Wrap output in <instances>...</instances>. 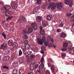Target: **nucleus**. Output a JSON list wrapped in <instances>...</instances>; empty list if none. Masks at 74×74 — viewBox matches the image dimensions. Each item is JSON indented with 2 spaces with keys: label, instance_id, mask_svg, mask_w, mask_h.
Wrapping results in <instances>:
<instances>
[{
  "label": "nucleus",
  "instance_id": "37998d69",
  "mask_svg": "<svg viewBox=\"0 0 74 74\" xmlns=\"http://www.w3.org/2000/svg\"><path fill=\"white\" fill-rule=\"evenodd\" d=\"M46 74H50V71L48 70H46L45 71Z\"/></svg>",
  "mask_w": 74,
  "mask_h": 74
},
{
  "label": "nucleus",
  "instance_id": "09e8293b",
  "mask_svg": "<svg viewBox=\"0 0 74 74\" xmlns=\"http://www.w3.org/2000/svg\"><path fill=\"white\" fill-rule=\"evenodd\" d=\"M33 28V29L34 30H37V27L36 25L34 27H32Z\"/></svg>",
  "mask_w": 74,
  "mask_h": 74
},
{
  "label": "nucleus",
  "instance_id": "a18cd8bd",
  "mask_svg": "<svg viewBox=\"0 0 74 74\" xmlns=\"http://www.w3.org/2000/svg\"><path fill=\"white\" fill-rule=\"evenodd\" d=\"M56 31L57 32L60 33V32H62V30L60 29H58L56 30Z\"/></svg>",
  "mask_w": 74,
  "mask_h": 74
},
{
  "label": "nucleus",
  "instance_id": "69168bd1",
  "mask_svg": "<svg viewBox=\"0 0 74 74\" xmlns=\"http://www.w3.org/2000/svg\"><path fill=\"white\" fill-rule=\"evenodd\" d=\"M27 74H34V73L33 72H32L31 73H27Z\"/></svg>",
  "mask_w": 74,
  "mask_h": 74
},
{
  "label": "nucleus",
  "instance_id": "6ab92c4d",
  "mask_svg": "<svg viewBox=\"0 0 74 74\" xmlns=\"http://www.w3.org/2000/svg\"><path fill=\"white\" fill-rule=\"evenodd\" d=\"M28 31L29 33H32L33 32V29L32 27H30L28 28Z\"/></svg>",
  "mask_w": 74,
  "mask_h": 74
},
{
  "label": "nucleus",
  "instance_id": "4be33fe9",
  "mask_svg": "<svg viewBox=\"0 0 74 74\" xmlns=\"http://www.w3.org/2000/svg\"><path fill=\"white\" fill-rule=\"evenodd\" d=\"M13 66L14 67H18V62H14L13 64Z\"/></svg>",
  "mask_w": 74,
  "mask_h": 74
},
{
  "label": "nucleus",
  "instance_id": "8fccbe9b",
  "mask_svg": "<svg viewBox=\"0 0 74 74\" xmlns=\"http://www.w3.org/2000/svg\"><path fill=\"white\" fill-rule=\"evenodd\" d=\"M71 19H72V21L73 22H74V14L71 17Z\"/></svg>",
  "mask_w": 74,
  "mask_h": 74
},
{
  "label": "nucleus",
  "instance_id": "1a4fd4ad",
  "mask_svg": "<svg viewBox=\"0 0 74 74\" xmlns=\"http://www.w3.org/2000/svg\"><path fill=\"white\" fill-rule=\"evenodd\" d=\"M20 19H21V22L20 23H22L23 21H25V19H26V18L25 16H23L21 15L20 16Z\"/></svg>",
  "mask_w": 74,
  "mask_h": 74
},
{
  "label": "nucleus",
  "instance_id": "f8f14e48",
  "mask_svg": "<svg viewBox=\"0 0 74 74\" xmlns=\"http://www.w3.org/2000/svg\"><path fill=\"white\" fill-rule=\"evenodd\" d=\"M41 20H42V17L41 16L37 17L36 19V22H41Z\"/></svg>",
  "mask_w": 74,
  "mask_h": 74
},
{
  "label": "nucleus",
  "instance_id": "cd10ccee",
  "mask_svg": "<svg viewBox=\"0 0 74 74\" xmlns=\"http://www.w3.org/2000/svg\"><path fill=\"white\" fill-rule=\"evenodd\" d=\"M23 34L26 35L28 34V32L27 31V30H23Z\"/></svg>",
  "mask_w": 74,
  "mask_h": 74
},
{
  "label": "nucleus",
  "instance_id": "7c9ffc66",
  "mask_svg": "<svg viewBox=\"0 0 74 74\" xmlns=\"http://www.w3.org/2000/svg\"><path fill=\"white\" fill-rule=\"evenodd\" d=\"M23 51L24 55H26V54H27V53H26L27 52V51H26V49H23Z\"/></svg>",
  "mask_w": 74,
  "mask_h": 74
},
{
  "label": "nucleus",
  "instance_id": "bb28decb",
  "mask_svg": "<svg viewBox=\"0 0 74 74\" xmlns=\"http://www.w3.org/2000/svg\"><path fill=\"white\" fill-rule=\"evenodd\" d=\"M24 73H25V71H24V70L23 69H21L19 70V74H24Z\"/></svg>",
  "mask_w": 74,
  "mask_h": 74
},
{
  "label": "nucleus",
  "instance_id": "9b49d317",
  "mask_svg": "<svg viewBox=\"0 0 74 74\" xmlns=\"http://www.w3.org/2000/svg\"><path fill=\"white\" fill-rule=\"evenodd\" d=\"M48 47H54V48H55L56 47V45H54L52 43H49L48 45Z\"/></svg>",
  "mask_w": 74,
  "mask_h": 74
},
{
  "label": "nucleus",
  "instance_id": "c03bdc74",
  "mask_svg": "<svg viewBox=\"0 0 74 74\" xmlns=\"http://www.w3.org/2000/svg\"><path fill=\"white\" fill-rule=\"evenodd\" d=\"M67 50V49L66 47H64L62 49V52H65Z\"/></svg>",
  "mask_w": 74,
  "mask_h": 74
},
{
  "label": "nucleus",
  "instance_id": "c9c22d12",
  "mask_svg": "<svg viewBox=\"0 0 74 74\" xmlns=\"http://www.w3.org/2000/svg\"><path fill=\"white\" fill-rule=\"evenodd\" d=\"M37 25V24L36 23H32L31 24V26L32 27V28L34 27L35 26H36Z\"/></svg>",
  "mask_w": 74,
  "mask_h": 74
},
{
  "label": "nucleus",
  "instance_id": "39448f33",
  "mask_svg": "<svg viewBox=\"0 0 74 74\" xmlns=\"http://www.w3.org/2000/svg\"><path fill=\"white\" fill-rule=\"evenodd\" d=\"M5 15L6 16H9L10 15H12V12L11 11L9 10V9L6 11Z\"/></svg>",
  "mask_w": 74,
  "mask_h": 74
},
{
  "label": "nucleus",
  "instance_id": "bf43d9fd",
  "mask_svg": "<svg viewBox=\"0 0 74 74\" xmlns=\"http://www.w3.org/2000/svg\"><path fill=\"white\" fill-rule=\"evenodd\" d=\"M48 66L49 67H51V64L50 63H49L48 64Z\"/></svg>",
  "mask_w": 74,
  "mask_h": 74
},
{
  "label": "nucleus",
  "instance_id": "dca6fc26",
  "mask_svg": "<svg viewBox=\"0 0 74 74\" xmlns=\"http://www.w3.org/2000/svg\"><path fill=\"white\" fill-rule=\"evenodd\" d=\"M18 44L17 43V42L14 43L12 45V47H13L14 48H16V47H18Z\"/></svg>",
  "mask_w": 74,
  "mask_h": 74
},
{
  "label": "nucleus",
  "instance_id": "20e7f679",
  "mask_svg": "<svg viewBox=\"0 0 74 74\" xmlns=\"http://www.w3.org/2000/svg\"><path fill=\"white\" fill-rule=\"evenodd\" d=\"M73 0H65V3L66 4H69V6L70 7H72L73 5Z\"/></svg>",
  "mask_w": 74,
  "mask_h": 74
},
{
  "label": "nucleus",
  "instance_id": "72a5a7b5",
  "mask_svg": "<svg viewBox=\"0 0 74 74\" xmlns=\"http://www.w3.org/2000/svg\"><path fill=\"white\" fill-rule=\"evenodd\" d=\"M41 3V0H37L36 3L38 5H40Z\"/></svg>",
  "mask_w": 74,
  "mask_h": 74
},
{
  "label": "nucleus",
  "instance_id": "13d9d810",
  "mask_svg": "<svg viewBox=\"0 0 74 74\" xmlns=\"http://www.w3.org/2000/svg\"><path fill=\"white\" fill-rule=\"evenodd\" d=\"M25 57L27 59H29V56L28 55H26Z\"/></svg>",
  "mask_w": 74,
  "mask_h": 74
},
{
  "label": "nucleus",
  "instance_id": "338daca9",
  "mask_svg": "<svg viewBox=\"0 0 74 74\" xmlns=\"http://www.w3.org/2000/svg\"><path fill=\"white\" fill-rule=\"evenodd\" d=\"M69 16H71V15H72V14L71 13H69Z\"/></svg>",
  "mask_w": 74,
  "mask_h": 74
},
{
  "label": "nucleus",
  "instance_id": "423d86ee",
  "mask_svg": "<svg viewBox=\"0 0 74 74\" xmlns=\"http://www.w3.org/2000/svg\"><path fill=\"white\" fill-rule=\"evenodd\" d=\"M6 47H7V44L6 42H4L1 45V49L4 50L5 49V48H6Z\"/></svg>",
  "mask_w": 74,
  "mask_h": 74
},
{
  "label": "nucleus",
  "instance_id": "e2e57ef3",
  "mask_svg": "<svg viewBox=\"0 0 74 74\" xmlns=\"http://www.w3.org/2000/svg\"><path fill=\"white\" fill-rule=\"evenodd\" d=\"M66 15L68 17H69L70 16V15L69 14V13H67L66 14Z\"/></svg>",
  "mask_w": 74,
  "mask_h": 74
},
{
  "label": "nucleus",
  "instance_id": "6e6d98bb",
  "mask_svg": "<svg viewBox=\"0 0 74 74\" xmlns=\"http://www.w3.org/2000/svg\"><path fill=\"white\" fill-rule=\"evenodd\" d=\"M48 61L49 62H52V60L50 59V58H49L48 59Z\"/></svg>",
  "mask_w": 74,
  "mask_h": 74
},
{
  "label": "nucleus",
  "instance_id": "49530a36",
  "mask_svg": "<svg viewBox=\"0 0 74 74\" xmlns=\"http://www.w3.org/2000/svg\"><path fill=\"white\" fill-rule=\"evenodd\" d=\"M10 59V58L8 56H7L5 57V59L6 60H9V59Z\"/></svg>",
  "mask_w": 74,
  "mask_h": 74
},
{
  "label": "nucleus",
  "instance_id": "f704fd0d",
  "mask_svg": "<svg viewBox=\"0 0 74 74\" xmlns=\"http://www.w3.org/2000/svg\"><path fill=\"white\" fill-rule=\"evenodd\" d=\"M2 35L5 39L7 38V35H6L5 34H4V32H3Z\"/></svg>",
  "mask_w": 74,
  "mask_h": 74
},
{
  "label": "nucleus",
  "instance_id": "864d4df0",
  "mask_svg": "<svg viewBox=\"0 0 74 74\" xmlns=\"http://www.w3.org/2000/svg\"><path fill=\"white\" fill-rule=\"evenodd\" d=\"M42 29H43V27H42V26H40V31L42 30Z\"/></svg>",
  "mask_w": 74,
  "mask_h": 74
},
{
  "label": "nucleus",
  "instance_id": "ea45409f",
  "mask_svg": "<svg viewBox=\"0 0 74 74\" xmlns=\"http://www.w3.org/2000/svg\"><path fill=\"white\" fill-rule=\"evenodd\" d=\"M28 35H26L23 36V38H24V39H27L28 38Z\"/></svg>",
  "mask_w": 74,
  "mask_h": 74
},
{
  "label": "nucleus",
  "instance_id": "e433bc0d",
  "mask_svg": "<svg viewBox=\"0 0 74 74\" xmlns=\"http://www.w3.org/2000/svg\"><path fill=\"white\" fill-rule=\"evenodd\" d=\"M61 37H66V35H65V33L63 32H62L61 33Z\"/></svg>",
  "mask_w": 74,
  "mask_h": 74
},
{
  "label": "nucleus",
  "instance_id": "f257e3e1",
  "mask_svg": "<svg viewBox=\"0 0 74 74\" xmlns=\"http://www.w3.org/2000/svg\"><path fill=\"white\" fill-rule=\"evenodd\" d=\"M44 62V56H42L40 59L41 64L39 66V70L36 71V74H43L44 73L45 69H43L44 67V64L43 63Z\"/></svg>",
  "mask_w": 74,
  "mask_h": 74
},
{
  "label": "nucleus",
  "instance_id": "4c0bfd02",
  "mask_svg": "<svg viewBox=\"0 0 74 74\" xmlns=\"http://www.w3.org/2000/svg\"><path fill=\"white\" fill-rule=\"evenodd\" d=\"M39 8H40L39 7V6H38L35 8H34V10H35L36 12L38 11L39 10Z\"/></svg>",
  "mask_w": 74,
  "mask_h": 74
},
{
  "label": "nucleus",
  "instance_id": "5701e85b",
  "mask_svg": "<svg viewBox=\"0 0 74 74\" xmlns=\"http://www.w3.org/2000/svg\"><path fill=\"white\" fill-rule=\"evenodd\" d=\"M52 15L51 14H50L47 16V19L48 20L50 21L52 19Z\"/></svg>",
  "mask_w": 74,
  "mask_h": 74
},
{
  "label": "nucleus",
  "instance_id": "f03ea898",
  "mask_svg": "<svg viewBox=\"0 0 74 74\" xmlns=\"http://www.w3.org/2000/svg\"><path fill=\"white\" fill-rule=\"evenodd\" d=\"M51 10H54L56 7V5H57V8L59 10H60L62 9V8L63 7V3H55L53 2L51 3Z\"/></svg>",
  "mask_w": 74,
  "mask_h": 74
},
{
  "label": "nucleus",
  "instance_id": "a878e982",
  "mask_svg": "<svg viewBox=\"0 0 74 74\" xmlns=\"http://www.w3.org/2000/svg\"><path fill=\"white\" fill-rule=\"evenodd\" d=\"M45 30L44 29H42V30L40 31V33L42 36L45 35Z\"/></svg>",
  "mask_w": 74,
  "mask_h": 74
},
{
  "label": "nucleus",
  "instance_id": "de8ad7c7",
  "mask_svg": "<svg viewBox=\"0 0 74 74\" xmlns=\"http://www.w3.org/2000/svg\"><path fill=\"white\" fill-rule=\"evenodd\" d=\"M64 26V24L62 23H61L59 25V26L61 27H63Z\"/></svg>",
  "mask_w": 74,
  "mask_h": 74
},
{
  "label": "nucleus",
  "instance_id": "680f3d73",
  "mask_svg": "<svg viewBox=\"0 0 74 74\" xmlns=\"http://www.w3.org/2000/svg\"><path fill=\"white\" fill-rule=\"evenodd\" d=\"M48 39H49L50 40L51 39V36H49L48 37Z\"/></svg>",
  "mask_w": 74,
  "mask_h": 74
},
{
  "label": "nucleus",
  "instance_id": "b1692460",
  "mask_svg": "<svg viewBox=\"0 0 74 74\" xmlns=\"http://www.w3.org/2000/svg\"><path fill=\"white\" fill-rule=\"evenodd\" d=\"M10 51L9 50H8L7 51H4V53L5 55H9L10 53Z\"/></svg>",
  "mask_w": 74,
  "mask_h": 74
},
{
  "label": "nucleus",
  "instance_id": "a211bd4d",
  "mask_svg": "<svg viewBox=\"0 0 74 74\" xmlns=\"http://www.w3.org/2000/svg\"><path fill=\"white\" fill-rule=\"evenodd\" d=\"M10 8H11V7H10V6H8V7H3L2 8V10H3L4 11V10H6L5 11L6 12L8 10H10Z\"/></svg>",
  "mask_w": 74,
  "mask_h": 74
},
{
  "label": "nucleus",
  "instance_id": "f3484780",
  "mask_svg": "<svg viewBox=\"0 0 74 74\" xmlns=\"http://www.w3.org/2000/svg\"><path fill=\"white\" fill-rule=\"evenodd\" d=\"M26 62L28 64H29L30 63L34 64V62H33V60H27Z\"/></svg>",
  "mask_w": 74,
  "mask_h": 74
},
{
  "label": "nucleus",
  "instance_id": "5fc2aeb1",
  "mask_svg": "<svg viewBox=\"0 0 74 74\" xmlns=\"http://www.w3.org/2000/svg\"><path fill=\"white\" fill-rule=\"evenodd\" d=\"M41 21H37V24L38 25H41Z\"/></svg>",
  "mask_w": 74,
  "mask_h": 74
},
{
  "label": "nucleus",
  "instance_id": "2f4dec72",
  "mask_svg": "<svg viewBox=\"0 0 74 74\" xmlns=\"http://www.w3.org/2000/svg\"><path fill=\"white\" fill-rule=\"evenodd\" d=\"M23 53L22 52V50H21V49H20L18 53V56H22V55Z\"/></svg>",
  "mask_w": 74,
  "mask_h": 74
},
{
  "label": "nucleus",
  "instance_id": "58836bf2",
  "mask_svg": "<svg viewBox=\"0 0 74 74\" xmlns=\"http://www.w3.org/2000/svg\"><path fill=\"white\" fill-rule=\"evenodd\" d=\"M61 56L62 58H64V57H66V54L65 53H62L61 54Z\"/></svg>",
  "mask_w": 74,
  "mask_h": 74
},
{
  "label": "nucleus",
  "instance_id": "0eeeda50",
  "mask_svg": "<svg viewBox=\"0 0 74 74\" xmlns=\"http://www.w3.org/2000/svg\"><path fill=\"white\" fill-rule=\"evenodd\" d=\"M16 4L14 2H11V6L12 8L13 9H15L16 8Z\"/></svg>",
  "mask_w": 74,
  "mask_h": 74
},
{
  "label": "nucleus",
  "instance_id": "4d7b16f0",
  "mask_svg": "<svg viewBox=\"0 0 74 74\" xmlns=\"http://www.w3.org/2000/svg\"><path fill=\"white\" fill-rule=\"evenodd\" d=\"M71 53H73L74 52V50H73L72 49H71Z\"/></svg>",
  "mask_w": 74,
  "mask_h": 74
},
{
  "label": "nucleus",
  "instance_id": "412c9836",
  "mask_svg": "<svg viewBox=\"0 0 74 74\" xmlns=\"http://www.w3.org/2000/svg\"><path fill=\"white\" fill-rule=\"evenodd\" d=\"M42 25L43 27H47L48 25V24H46L45 21H43L42 23Z\"/></svg>",
  "mask_w": 74,
  "mask_h": 74
},
{
  "label": "nucleus",
  "instance_id": "393cba45",
  "mask_svg": "<svg viewBox=\"0 0 74 74\" xmlns=\"http://www.w3.org/2000/svg\"><path fill=\"white\" fill-rule=\"evenodd\" d=\"M68 43L67 42H65L64 43L63 45V48H66L68 46Z\"/></svg>",
  "mask_w": 74,
  "mask_h": 74
},
{
  "label": "nucleus",
  "instance_id": "6e6552de",
  "mask_svg": "<svg viewBox=\"0 0 74 74\" xmlns=\"http://www.w3.org/2000/svg\"><path fill=\"white\" fill-rule=\"evenodd\" d=\"M25 60V57L24 56H23L21 58H18V61L19 62L21 63H23Z\"/></svg>",
  "mask_w": 74,
  "mask_h": 74
},
{
  "label": "nucleus",
  "instance_id": "603ef678",
  "mask_svg": "<svg viewBox=\"0 0 74 74\" xmlns=\"http://www.w3.org/2000/svg\"><path fill=\"white\" fill-rule=\"evenodd\" d=\"M38 65L37 64L35 65L34 68H35V69H37V68H38Z\"/></svg>",
  "mask_w": 74,
  "mask_h": 74
},
{
  "label": "nucleus",
  "instance_id": "c85d7f7f",
  "mask_svg": "<svg viewBox=\"0 0 74 74\" xmlns=\"http://www.w3.org/2000/svg\"><path fill=\"white\" fill-rule=\"evenodd\" d=\"M45 47H47V46H45V45H43L41 48V49L42 51H45Z\"/></svg>",
  "mask_w": 74,
  "mask_h": 74
},
{
  "label": "nucleus",
  "instance_id": "ddd939ff",
  "mask_svg": "<svg viewBox=\"0 0 74 74\" xmlns=\"http://www.w3.org/2000/svg\"><path fill=\"white\" fill-rule=\"evenodd\" d=\"M30 58L33 59V60H32L33 62L34 63V64H35V60H34V58H35V56L31 54L30 55Z\"/></svg>",
  "mask_w": 74,
  "mask_h": 74
},
{
  "label": "nucleus",
  "instance_id": "774afa93",
  "mask_svg": "<svg viewBox=\"0 0 74 74\" xmlns=\"http://www.w3.org/2000/svg\"><path fill=\"white\" fill-rule=\"evenodd\" d=\"M53 1H55L56 2V0H52Z\"/></svg>",
  "mask_w": 74,
  "mask_h": 74
},
{
  "label": "nucleus",
  "instance_id": "4468645a",
  "mask_svg": "<svg viewBox=\"0 0 74 74\" xmlns=\"http://www.w3.org/2000/svg\"><path fill=\"white\" fill-rule=\"evenodd\" d=\"M50 67L52 73H53L55 71V65L52 64L51 65Z\"/></svg>",
  "mask_w": 74,
  "mask_h": 74
},
{
  "label": "nucleus",
  "instance_id": "aec40b11",
  "mask_svg": "<svg viewBox=\"0 0 74 74\" xmlns=\"http://www.w3.org/2000/svg\"><path fill=\"white\" fill-rule=\"evenodd\" d=\"M14 17V16H9L8 17V18H6V21L7 22L8 21H9V20H11L12 19V18Z\"/></svg>",
  "mask_w": 74,
  "mask_h": 74
},
{
  "label": "nucleus",
  "instance_id": "9d476101",
  "mask_svg": "<svg viewBox=\"0 0 74 74\" xmlns=\"http://www.w3.org/2000/svg\"><path fill=\"white\" fill-rule=\"evenodd\" d=\"M34 64L32 63L31 64L29 65V68L30 70H31V71H33L34 69Z\"/></svg>",
  "mask_w": 74,
  "mask_h": 74
},
{
  "label": "nucleus",
  "instance_id": "79ce46f5",
  "mask_svg": "<svg viewBox=\"0 0 74 74\" xmlns=\"http://www.w3.org/2000/svg\"><path fill=\"white\" fill-rule=\"evenodd\" d=\"M29 44V41L27 40H26L24 42V44L27 45Z\"/></svg>",
  "mask_w": 74,
  "mask_h": 74
},
{
  "label": "nucleus",
  "instance_id": "052dcab7",
  "mask_svg": "<svg viewBox=\"0 0 74 74\" xmlns=\"http://www.w3.org/2000/svg\"><path fill=\"white\" fill-rule=\"evenodd\" d=\"M45 1H46V2L48 3V2H50L51 1V0H45Z\"/></svg>",
  "mask_w": 74,
  "mask_h": 74
},
{
  "label": "nucleus",
  "instance_id": "473e14b6",
  "mask_svg": "<svg viewBox=\"0 0 74 74\" xmlns=\"http://www.w3.org/2000/svg\"><path fill=\"white\" fill-rule=\"evenodd\" d=\"M2 68L4 69H6V70H9V67L6 66V65H5L3 66Z\"/></svg>",
  "mask_w": 74,
  "mask_h": 74
},
{
  "label": "nucleus",
  "instance_id": "0e129e2a",
  "mask_svg": "<svg viewBox=\"0 0 74 74\" xmlns=\"http://www.w3.org/2000/svg\"><path fill=\"white\" fill-rule=\"evenodd\" d=\"M41 53L42 54H44V51H41Z\"/></svg>",
  "mask_w": 74,
  "mask_h": 74
},
{
  "label": "nucleus",
  "instance_id": "3c124183",
  "mask_svg": "<svg viewBox=\"0 0 74 74\" xmlns=\"http://www.w3.org/2000/svg\"><path fill=\"white\" fill-rule=\"evenodd\" d=\"M51 41V42H52V43H53V42H54V40L53 39V38H51V39H50V40Z\"/></svg>",
  "mask_w": 74,
  "mask_h": 74
},
{
  "label": "nucleus",
  "instance_id": "c756f323",
  "mask_svg": "<svg viewBox=\"0 0 74 74\" xmlns=\"http://www.w3.org/2000/svg\"><path fill=\"white\" fill-rule=\"evenodd\" d=\"M13 74H18V70L15 69H13Z\"/></svg>",
  "mask_w": 74,
  "mask_h": 74
},
{
  "label": "nucleus",
  "instance_id": "a19ab883",
  "mask_svg": "<svg viewBox=\"0 0 74 74\" xmlns=\"http://www.w3.org/2000/svg\"><path fill=\"white\" fill-rule=\"evenodd\" d=\"M30 45H28L26 46L25 47V49L27 50H29L30 49Z\"/></svg>",
  "mask_w": 74,
  "mask_h": 74
},
{
  "label": "nucleus",
  "instance_id": "7ed1b4c3",
  "mask_svg": "<svg viewBox=\"0 0 74 74\" xmlns=\"http://www.w3.org/2000/svg\"><path fill=\"white\" fill-rule=\"evenodd\" d=\"M38 44L40 45H43L44 42V45L45 46H48V43L46 42V38H45V36H43L42 37V39H38Z\"/></svg>",
  "mask_w": 74,
  "mask_h": 74
},
{
  "label": "nucleus",
  "instance_id": "2eb2a0df",
  "mask_svg": "<svg viewBox=\"0 0 74 74\" xmlns=\"http://www.w3.org/2000/svg\"><path fill=\"white\" fill-rule=\"evenodd\" d=\"M8 43L9 45L11 46V45H13L14 42H13V41H12V40H10L8 41Z\"/></svg>",
  "mask_w": 74,
  "mask_h": 74
}]
</instances>
